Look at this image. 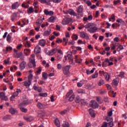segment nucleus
Wrapping results in <instances>:
<instances>
[{"instance_id": "1", "label": "nucleus", "mask_w": 127, "mask_h": 127, "mask_svg": "<svg viewBox=\"0 0 127 127\" xmlns=\"http://www.w3.org/2000/svg\"><path fill=\"white\" fill-rule=\"evenodd\" d=\"M86 28H88L87 31L90 33H95L98 30V27H96L95 24L93 23H89V24L86 26Z\"/></svg>"}, {"instance_id": "2", "label": "nucleus", "mask_w": 127, "mask_h": 127, "mask_svg": "<svg viewBox=\"0 0 127 127\" xmlns=\"http://www.w3.org/2000/svg\"><path fill=\"white\" fill-rule=\"evenodd\" d=\"M36 106L38 109L41 110H44L45 109L47 108V105L44 103H42L40 102H38Z\"/></svg>"}, {"instance_id": "3", "label": "nucleus", "mask_w": 127, "mask_h": 127, "mask_svg": "<svg viewBox=\"0 0 127 127\" xmlns=\"http://www.w3.org/2000/svg\"><path fill=\"white\" fill-rule=\"evenodd\" d=\"M70 67H71V66L66 65L63 68V71L64 75H68V74L70 73V71H69V70H70Z\"/></svg>"}, {"instance_id": "4", "label": "nucleus", "mask_w": 127, "mask_h": 127, "mask_svg": "<svg viewBox=\"0 0 127 127\" xmlns=\"http://www.w3.org/2000/svg\"><path fill=\"white\" fill-rule=\"evenodd\" d=\"M90 107L93 108V109H98L99 108V104L96 102L95 100H91Z\"/></svg>"}, {"instance_id": "5", "label": "nucleus", "mask_w": 127, "mask_h": 127, "mask_svg": "<svg viewBox=\"0 0 127 127\" xmlns=\"http://www.w3.org/2000/svg\"><path fill=\"white\" fill-rule=\"evenodd\" d=\"M72 19L70 18H64L62 21L63 24L64 25H66V24H69V23H70Z\"/></svg>"}, {"instance_id": "6", "label": "nucleus", "mask_w": 127, "mask_h": 127, "mask_svg": "<svg viewBox=\"0 0 127 127\" xmlns=\"http://www.w3.org/2000/svg\"><path fill=\"white\" fill-rule=\"evenodd\" d=\"M27 64H26V62L25 61L22 62L20 63L19 65V69L21 71H22V70H24L25 69V67H26Z\"/></svg>"}, {"instance_id": "7", "label": "nucleus", "mask_w": 127, "mask_h": 127, "mask_svg": "<svg viewBox=\"0 0 127 127\" xmlns=\"http://www.w3.org/2000/svg\"><path fill=\"white\" fill-rule=\"evenodd\" d=\"M29 61H30V63H29L28 64L29 67H30V68H31V65H30L31 64H32V65H33L34 67H36V64L35 63V59L34 58H31L29 59Z\"/></svg>"}, {"instance_id": "8", "label": "nucleus", "mask_w": 127, "mask_h": 127, "mask_svg": "<svg viewBox=\"0 0 127 127\" xmlns=\"http://www.w3.org/2000/svg\"><path fill=\"white\" fill-rule=\"evenodd\" d=\"M0 98H1V100H2L3 101H7V100H8V98L5 96V94L4 92L0 93Z\"/></svg>"}, {"instance_id": "9", "label": "nucleus", "mask_w": 127, "mask_h": 127, "mask_svg": "<svg viewBox=\"0 0 127 127\" xmlns=\"http://www.w3.org/2000/svg\"><path fill=\"white\" fill-rule=\"evenodd\" d=\"M107 122H110L108 124V127H113L114 126V122H113V118H107Z\"/></svg>"}, {"instance_id": "10", "label": "nucleus", "mask_w": 127, "mask_h": 127, "mask_svg": "<svg viewBox=\"0 0 127 127\" xmlns=\"http://www.w3.org/2000/svg\"><path fill=\"white\" fill-rule=\"evenodd\" d=\"M80 37H82V38H86L87 40L90 38L88 37V34L87 33H85V32H80Z\"/></svg>"}, {"instance_id": "11", "label": "nucleus", "mask_w": 127, "mask_h": 127, "mask_svg": "<svg viewBox=\"0 0 127 127\" xmlns=\"http://www.w3.org/2000/svg\"><path fill=\"white\" fill-rule=\"evenodd\" d=\"M66 13H69L70 15H73V16H77L76 12H75L72 9H68Z\"/></svg>"}, {"instance_id": "12", "label": "nucleus", "mask_w": 127, "mask_h": 127, "mask_svg": "<svg viewBox=\"0 0 127 127\" xmlns=\"http://www.w3.org/2000/svg\"><path fill=\"white\" fill-rule=\"evenodd\" d=\"M83 10H84V8H83V5H80L76 9V11L78 13H82V12H83Z\"/></svg>"}, {"instance_id": "13", "label": "nucleus", "mask_w": 127, "mask_h": 127, "mask_svg": "<svg viewBox=\"0 0 127 127\" xmlns=\"http://www.w3.org/2000/svg\"><path fill=\"white\" fill-rule=\"evenodd\" d=\"M45 44H46V41L44 39L40 40L39 42V45H40V46H42L43 47L45 46Z\"/></svg>"}, {"instance_id": "14", "label": "nucleus", "mask_w": 127, "mask_h": 127, "mask_svg": "<svg viewBox=\"0 0 127 127\" xmlns=\"http://www.w3.org/2000/svg\"><path fill=\"white\" fill-rule=\"evenodd\" d=\"M40 52H41V48L38 47H36L35 48L34 53L36 54H39V53H40Z\"/></svg>"}, {"instance_id": "15", "label": "nucleus", "mask_w": 127, "mask_h": 127, "mask_svg": "<svg viewBox=\"0 0 127 127\" xmlns=\"http://www.w3.org/2000/svg\"><path fill=\"white\" fill-rule=\"evenodd\" d=\"M9 120H11V116H10V115H6L3 117V121L4 122H6V121H8Z\"/></svg>"}, {"instance_id": "16", "label": "nucleus", "mask_w": 127, "mask_h": 127, "mask_svg": "<svg viewBox=\"0 0 127 127\" xmlns=\"http://www.w3.org/2000/svg\"><path fill=\"white\" fill-rule=\"evenodd\" d=\"M17 16V15L16 13L15 12L13 13V14L11 15V17H10L11 20L12 21H14V20L16 19Z\"/></svg>"}, {"instance_id": "17", "label": "nucleus", "mask_w": 127, "mask_h": 127, "mask_svg": "<svg viewBox=\"0 0 127 127\" xmlns=\"http://www.w3.org/2000/svg\"><path fill=\"white\" fill-rule=\"evenodd\" d=\"M23 85L26 87L29 86L31 85V81H29V80L25 81L23 82Z\"/></svg>"}, {"instance_id": "18", "label": "nucleus", "mask_w": 127, "mask_h": 127, "mask_svg": "<svg viewBox=\"0 0 127 127\" xmlns=\"http://www.w3.org/2000/svg\"><path fill=\"white\" fill-rule=\"evenodd\" d=\"M67 58L68 59V60H70L71 62H73V61H74V59H73V55L72 53H70V54H68L67 55Z\"/></svg>"}, {"instance_id": "19", "label": "nucleus", "mask_w": 127, "mask_h": 127, "mask_svg": "<svg viewBox=\"0 0 127 127\" xmlns=\"http://www.w3.org/2000/svg\"><path fill=\"white\" fill-rule=\"evenodd\" d=\"M89 113L90 115V116H91V117H93V118H95V111H94V110L92 109H90L89 110Z\"/></svg>"}, {"instance_id": "20", "label": "nucleus", "mask_w": 127, "mask_h": 127, "mask_svg": "<svg viewBox=\"0 0 127 127\" xmlns=\"http://www.w3.org/2000/svg\"><path fill=\"white\" fill-rule=\"evenodd\" d=\"M42 22H43V21H42V19L39 18L36 21V24L37 25H38V26L40 27V25H41Z\"/></svg>"}, {"instance_id": "21", "label": "nucleus", "mask_w": 127, "mask_h": 127, "mask_svg": "<svg viewBox=\"0 0 127 127\" xmlns=\"http://www.w3.org/2000/svg\"><path fill=\"white\" fill-rule=\"evenodd\" d=\"M34 11V10L33 9V7L32 6L30 7L27 9V13H28V14H30L32 13Z\"/></svg>"}, {"instance_id": "22", "label": "nucleus", "mask_w": 127, "mask_h": 127, "mask_svg": "<svg viewBox=\"0 0 127 127\" xmlns=\"http://www.w3.org/2000/svg\"><path fill=\"white\" fill-rule=\"evenodd\" d=\"M17 6H18V2H15L12 4L11 7L12 9H16Z\"/></svg>"}, {"instance_id": "23", "label": "nucleus", "mask_w": 127, "mask_h": 127, "mask_svg": "<svg viewBox=\"0 0 127 127\" xmlns=\"http://www.w3.org/2000/svg\"><path fill=\"white\" fill-rule=\"evenodd\" d=\"M25 121H27V122H32L33 120H34V118L32 117H25L24 118Z\"/></svg>"}, {"instance_id": "24", "label": "nucleus", "mask_w": 127, "mask_h": 127, "mask_svg": "<svg viewBox=\"0 0 127 127\" xmlns=\"http://www.w3.org/2000/svg\"><path fill=\"white\" fill-rule=\"evenodd\" d=\"M9 113L12 115H14L16 113V109L14 108H11L9 110Z\"/></svg>"}, {"instance_id": "25", "label": "nucleus", "mask_w": 127, "mask_h": 127, "mask_svg": "<svg viewBox=\"0 0 127 127\" xmlns=\"http://www.w3.org/2000/svg\"><path fill=\"white\" fill-rule=\"evenodd\" d=\"M55 124L56 125V127H60V122H59V120H58V119H56L55 120Z\"/></svg>"}, {"instance_id": "26", "label": "nucleus", "mask_w": 127, "mask_h": 127, "mask_svg": "<svg viewBox=\"0 0 127 127\" xmlns=\"http://www.w3.org/2000/svg\"><path fill=\"white\" fill-rule=\"evenodd\" d=\"M104 77L106 81H109L110 80V75L108 74V73L105 72V73L104 74Z\"/></svg>"}, {"instance_id": "27", "label": "nucleus", "mask_w": 127, "mask_h": 127, "mask_svg": "<svg viewBox=\"0 0 127 127\" xmlns=\"http://www.w3.org/2000/svg\"><path fill=\"white\" fill-rule=\"evenodd\" d=\"M19 106L20 107H25V106H27V102L24 101L19 104Z\"/></svg>"}, {"instance_id": "28", "label": "nucleus", "mask_w": 127, "mask_h": 127, "mask_svg": "<svg viewBox=\"0 0 127 127\" xmlns=\"http://www.w3.org/2000/svg\"><path fill=\"white\" fill-rule=\"evenodd\" d=\"M55 20V17L53 16L50 17L48 19L49 22H54Z\"/></svg>"}, {"instance_id": "29", "label": "nucleus", "mask_w": 127, "mask_h": 127, "mask_svg": "<svg viewBox=\"0 0 127 127\" xmlns=\"http://www.w3.org/2000/svg\"><path fill=\"white\" fill-rule=\"evenodd\" d=\"M50 33H51V30L50 31H46L44 33V35H45V36H48L50 35Z\"/></svg>"}, {"instance_id": "30", "label": "nucleus", "mask_w": 127, "mask_h": 127, "mask_svg": "<svg viewBox=\"0 0 127 127\" xmlns=\"http://www.w3.org/2000/svg\"><path fill=\"white\" fill-rule=\"evenodd\" d=\"M112 83L115 86H118V84H119V81H118V79L117 78L114 79Z\"/></svg>"}, {"instance_id": "31", "label": "nucleus", "mask_w": 127, "mask_h": 127, "mask_svg": "<svg viewBox=\"0 0 127 127\" xmlns=\"http://www.w3.org/2000/svg\"><path fill=\"white\" fill-rule=\"evenodd\" d=\"M21 56H22V52H20V53H16V56L15 57L16 58H20V57H21Z\"/></svg>"}, {"instance_id": "32", "label": "nucleus", "mask_w": 127, "mask_h": 127, "mask_svg": "<svg viewBox=\"0 0 127 127\" xmlns=\"http://www.w3.org/2000/svg\"><path fill=\"white\" fill-rule=\"evenodd\" d=\"M39 1L41 2V3H49V0H39Z\"/></svg>"}, {"instance_id": "33", "label": "nucleus", "mask_w": 127, "mask_h": 127, "mask_svg": "<svg viewBox=\"0 0 127 127\" xmlns=\"http://www.w3.org/2000/svg\"><path fill=\"white\" fill-rule=\"evenodd\" d=\"M99 73H98V71H96L94 73V74H93L92 75V79H95L96 78H97V77H98V75Z\"/></svg>"}, {"instance_id": "34", "label": "nucleus", "mask_w": 127, "mask_h": 127, "mask_svg": "<svg viewBox=\"0 0 127 127\" xmlns=\"http://www.w3.org/2000/svg\"><path fill=\"white\" fill-rule=\"evenodd\" d=\"M21 5L23 7H24V8H28V7H29V5H28L27 3H23Z\"/></svg>"}, {"instance_id": "35", "label": "nucleus", "mask_w": 127, "mask_h": 127, "mask_svg": "<svg viewBox=\"0 0 127 127\" xmlns=\"http://www.w3.org/2000/svg\"><path fill=\"white\" fill-rule=\"evenodd\" d=\"M20 111L22 112V113H27V109L24 108L23 107H20Z\"/></svg>"}, {"instance_id": "36", "label": "nucleus", "mask_w": 127, "mask_h": 127, "mask_svg": "<svg viewBox=\"0 0 127 127\" xmlns=\"http://www.w3.org/2000/svg\"><path fill=\"white\" fill-rule=\"evenodd\" d=\"M96 100L99 103V104H102L103 103V100H101V99L100 97H96Z\"/></svg>"}, {"instance_id": "37", "label": "nucleus", "mask_w": 127, "mask_h": 127, "mask_svg": "<svg viewBox=\"0 0 127 127\" xmlns=\"http://www.w3.org/2000/svg\"><path fill=\"white\" fill-rule=\"evenodd\" d=\"M77 93L78 94H85V91L83 89H79L78 91H77Z\"/></svg>"}, {"instance_id": "38", "label": "nucleus", "mask_w": 127, "mask_h": 127, "mask_svg": "<svg viewBox=\"0 0 127 127\" xmlns=\"http://www.w3.org/2000/svg\"><path fill=\"white\" fill-rule=\"evenodd\" d=\"M6 40H7V42H10V41L11 40V36H10V35L8 34L7 36Z\"/></svg>"}, {"instance_id": "39", "label": "nucleus", "mask_w": 127, "mask_h": 127, "mask_svg": "<svg viewBox=\"0 0 127 127\" xmlns=\"http://www.w3.org/2000/svg\"><path fill=\"white\" fill-rule=\"evenodd\" d=\"M38 117H39V118H43V117H45V113L43 112L42 113H39Z\"/></svg>"}, {"instance_id": "40", "label": "nucleus", "mask_w": 127, "mask_h": 127, "mask_svg": "<svg viewBox=\"0 0 127 127\" xmlns=\"http://www.w3.org/2000/svg\"><path fill=\"white\" fill-rule=\"evenodd\" d=\"M80 102L81 103V104L83 105L84 106L87 105V102L85 101L84 99H81Z\"/></svg>"}, {"instance_id": "41", "label": "nucleus", "mask_w": 127, "mask_h": 127, "mask_svg": "<svg viewBox=\"0 0 127 127\" xmlns=\"http://www.w3.org/2000/svg\"><path fill=\"white\" fill-rule=\"evenodd\" d=\"M34 90L35 91H38V92H41V90H38V87L36 86V84H34L33 86Z\"/></svg>"}, {"instance_id": "42", "label": "nucleus", "mask_w": 127, "mask_h": 127, "mask_svg": "<svg viewBox=\"0 0 127 127\" xmlns=\"http://www.w3.org/2000/svg\"><path fill=\"white\" fill-rule=\"evenodd\" d=\"M75 99V95H72L69 98L68 100L69 102H72Z\"/></svg>"}, {"instance_id": "43", "label": "nucleus", "mask_w": 127, "mask_h": 127, "mask_svg": "<svg viewBox=\"0 0 127 127\" xmlns=\"http://www.w3.org/2000/svg\"><path fill=\"white\" fill-rule=\"evenodd\" d=\"M80 101H81V99H80V97L79 96L76 97L75 98L76 103H77V104H79V103H80Z\"/></svg>"}, {"instance_id": "44", "label": "nucleus", "mask_w": 127, "mask_h": 127, "mask_svg": "<svg viewBox=\"0 0 127 127\" xmlns=\"http://www.w3.org/2000/svg\"><path fill=\"white\" fill-rule=\"evenodd\" d=\"M32 77H33V75H32V74H30L28 77V81L31 82V80H32Z\"/></svg>"}, {"instance_id": "45", "label": "nucleus", "mask_w": 127, "mask_h": 127, "mask_svg": "<svg viewBox=\"0 0 127 127\" xmlns=\"http://www.w3.org/2000/svg\"><path fill=\"white\" fill-rule=\"evenodd\" d=\"M63 127H69V123H68V122H65L63 124Z\"/></svg>"}, {"instance_id": "46", "label": "nucleus", "mask_w": 127, "mask_h": 127, "mask_svg": "<svg viewBox=\"0 0 127 127\" xmlns=\"http://www.w3.org/2000/svg\"><path fill=\"white\" fill-rule=\"evenodd\" d=\"M43 77L44 79H47V78H48V75H47V73L43 72Z\"/></svg>"}, {"instance_id": "47", "label": "nucleus", "mask_w": 127, "mask_h": 127, "mask_svg": "<svg viewBox=\"0 0 127 127\" xmlns=\"http://www.w3.org/2000/svg\"><path fill=\"white\" fill-rule=\"evenodd\" d=\"M104 80L101 79L99 82H98L99 86H102V85H104Z\"/></svg>"}, {"instance_id": "48", "label": "nucleus", "mask_w": 127, "mask_h": 127, "mask_svg": "<svg viewBox=\"0 0 127 127\" xmlns=\"http://www.w3.org/2000/svg\"><path fill=\"white\" fill-rule=\"evenodd\" d=\"M72 38L73 40H78V36L77 35H73L72 36Z\"/></svg>"}, {"instance_id": "49", "label": "nucleus", "mask_w": 127, "mask_h": 127, "mask_svg": "<svg viewBox=\"0 0 127 127\" xmlns=\"http://www.w3.org/2000/svg\"><path fill=\"white\" fill-rule=\"evenodd\" d=\"M39 96L40 97H47V93H40Z\"/></svg>"}, {"instance_id": "50", "label": "nucleus", "mask_w": 127, "mask_h": 127, "mask_svg": "<svg viewBox=\"0 0 127 127\" xmlns=\"http://www.w3.org/2000/svg\"><path fill=\"white\" fill-rule=\"evenodd\" d=\"M38 2H35L34 3H33V6H34V8L35 9H37V8H38V6H37V4H38Z\"/></svg>"}, {"instance_id": "51", "label": "nucleus", "mask_w": 127, "mask_h": 127, "mask_svg": "<svg viewBox=\"0 0 127 127\" xmlns=\"http://www.w3.org/2000/svg\"><path fill=\"white\" fill-rule=\"evenodd\" d=\"M72 93H73V91L72 90H70L69 91V92H68L66 95V97L68 98V97L70 96V95H71V94H72Z\"/></svg>"}, {"instance_id": "52", "label": "nucleus", "mask_w": 127, "mask_h": 127, "mask_svg": "<svg viewBox=\"0 0 127 127\" xmlns=\"http://www.w3.org/2000/svg\"><path fill=\"white\" fill-rule=\"evenodd\" d=\"M125 75V72H121L120 73V74L119 75V77H121V78H124V76Z\"/></svg>"}, {"instance_id": "53", "label": "nucleus", "mask_w": 127, "mask_h": 127, "mask_svg": "<svg viewBox=\"0 0 127 127\" xmlns=\"http://www.w3.org/2000/svg\"><path fill=\"white\" fill-rule=\"evenodd\" d=\"M120 2H121V0H115L114 1V4L117 5V4H118V3H120Z\"/></svg>"}, {"instance_id": "54", "label": "nucleus", "mask_w": 127, "mask_h": 127, "mask_svg": "<svg viewBox=\"0 0 127 127\" xmlns=\"http://www.w3.org/2000/svg\"><path fill=\"white\" fill-rule=\"evenodd\" d=\"M99 74H100L101 75V76H102V75H103L104 76L105 74H106V72H105L104 71L100 70L99 71Z\"/></svg>"}, {"instance_id": "55", "label": "nucleus", "mask_w": 127, "mask_h": 127, "mask_svg": "<svg viewBox=\"0 0 127 127\" xmlns=\"http://www.w3.org/2000/svg\"><path fill=\"white\" fill-rule=\"evenodd\" d=\"M117 22H119L120 23H124V21L122 19H119L116 20Z\"/></svg>"}, {"instance_id": "56", "label": "nucleus", "mask_w": 127, "mask_h": 127, "mask_svg": "<svg viewBox=\"0 0 127 127\" xmlns=\"http://www.w3.org/2000/svg\"><path fill=\"white\" fill-rule=\"evenodd\" d=\"M62 57H63V55H62V54L58 55V56H57L58 60H60V59H61V58H62Z\"/></svg>"}, {"instance_id": "57", "label": "nucleus", "mask_w": 127, "mask_h": 127, "mask_svg": "<svg viewBox=\"0 0 127 127\" xmlns=\"http://www.w3.org/2000/svg\"><path fill=\"white\" fill-rule=\"evenodd\" d=\"M55 3H59L61 2V0H52Z\"/></svg>"}, {"instance_id": "58", "label": "nucleus", "mask_w": 127, "mask_h": 127, "mask_svg": "<svg viewBox=\"0 0 127 127\" xmlns=\"http://www.w3.org/2000/svg\"><path fill=\"white\" fill-rule=\"evenodd\" d=\"M44 12L46 15H49V11L47 9H45Z\"/></svg>"}, {"instance_id": "59", "label": "nucleus", "mask_w": 127, "mask_h": 127, "mask_svg": "<svg viewBox=\"0 0 127 127\" xmlns=\"http://www.w3.org/2000/svg\"><path fill=\"white\" fill-rule=\"evenodd\" d=\"M101 127H108V123L104 122Z\"/></svg>"}, {"instance_id": "60", "label": "nucleus", "mask_w": 127, "mask_h": 127, "mask_svg": "<svg viewBox=\"0 0 127 127\" xmlns=\"http://www.w3.org/2000/svg\"><path fill=\"white\" fill-rule=\"evenodd\" d=\"M11 51L12 50V47L9 46V47H7L6 48V51Z\"/></svg>"}, {"instance_id": "61", "label": "nucleus", "mask_w": 127, "mask_h": 127, "mask_svg": "<svg viewBox=\"0 0 127 127\" xmlns=\"http://www.w3.org/2000/svg\"><path fill=\"white\" fill-rule=\"evenodd\" d=\"M53 54H55V53H54V51L53 50H52L49 52V55L50 56H52V55H53Z\"/></svg>"}, {"instance_id": "62", "label": "nucleus", "mask_w": 127, "mask_h": 127, "mask_svg": "<svg viewBox=\"0 0 127 127\" xmlns=\"http://www.w3.org/2000/svg\"><path fill=\"white\" fill-rule=\"evenodd\" d=\"M77 86L78 87V88H81L83 86V83L77 82Z\"/></svg>"}, {"instance_id": "63", "label": "nucleus", "mask_w": 127, "mask_h": 127, "mask_svg": "<svg viewBox=\"0 0 127 127\" xmlns=\"http://www.w3.org/2000/svg\"><path fill=\"white\" fill-rule=\"evenodd\" d=\"M87 18L88 20H92L93 19V16L92 15H89L88 16Z\"/></svg>"}, {"instance_id": "64", "label": "nucleus", "mask_w": 127, "mask_h": 127, "mask_svg": "<svg viewBox=\"0 0 127 127\" xmlns=\"http://www.w3.org/2000/svg\"><path fill=\"white\" fill-rule=\"evenodd\" d=\"M86 3H87L88 6H90L92 5V2H91L90 0L87 1Z\"/></svg>"}]
</instances>
